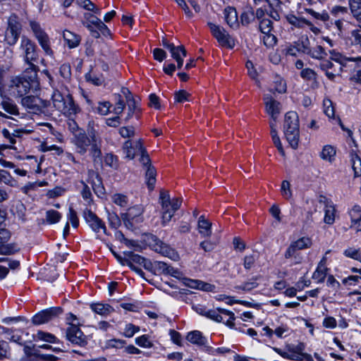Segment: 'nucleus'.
<instances>
[{"instance_id": "15", "label": "nucleus", "mask_w": 361, "mask_h": 361, "mask_svg": "<svg viewBox=\"0 0 361 361\" xmlns=\"http://www.w3.org/2000/svg\"><path fill=\"white\" fill-rule=\"evenodd\" d=\"M62 313V309L59 307H51L42 310L36 314L32 319V322L35 325H41L46 324Z\"/></svg>"}, {"instance_id": "23", "label": "nucleus", "mask_w": 361, "mask_h": 361, "mask_svg": "<svg viewBox=\"0 0 361 361\" xmlns=\"http://www.w3.org/2000/svg\"><path fill=\"white\" fill-rule=\"evenodd\" d=\"M87 181L92 185L94 192L97 195L104 194V188L102 186V179L97 172L89 170Z\"/></svg>"}, {"instance_id": "45", "label": "nucleus", "mask_w": 361, "mask_h": 361, "mask_svg": "<svg viewBox=\"0 0 361 361\" xmlns=\"http://www.w3.org/2000/svg\"><path fill=\"white\" fill-rule=\"evenodd\" d=\"M0 182L12 187L17 185L16 180L5 170L0 169Z\"/></svg>"}, {"instance_id": "34", "label": "nucleus", "mask_w": 361, "mask_h": 361, "mask_svg": "<svg viewBox=\"0 0 361 361\" xmlns=\"http://www.w3.org/2000/svg\"><path fill=\"white\" fill-rule=\"evenodd\" d=\"M157 171L154 166L149 165L145 171V182L149 190H153L156 183Z\"/></svg>"}, {"instance_id": "64", "label": "nucleus", "mask_w": 361, "mask_h": 361, "mask_svg": "<svg viewBox=\"0 0 361 361\" xmlns=\"http://www.w3.org/2000/svg\"><path fill=\"white\" fill-rule=\"evenodd\" d=\"M111 104L109 102H102L98 104L97 111L101 115H107L110 112Z\"/></svg>"}, {"instance_id": "3", "label": "nucleus", "mask_w": 361, "mask_h": 361, "mask_svg": "<svg viewBox=\"0 0 361 361\" xmlns=\"http://www.w3.org/2000/svg\"><path fill=\"white\" fill-rule=\"evenodd\" d=\"M283 133L293 149L298 147L300 140L299 118L296 112L288 111L285 115Z\"/></svg>"}, {"instance_id": "2", "label": "nucleus", "mask_w": 361, "mask_h": 361, "mask_svg": "<svg viewBox=\"0 0 361 361\" xmlns=\"http://www.w3.org/2000/svg\"><path fill=\"white\" fill-rule=\"evenodd\" d=\"M159 202L161 204V224L165 226L174 216L175 212L180 207L182 200L180 198L171 199L169 192L161 190Z\"/></svg>"}, {"instance_id": "22", "label": "nucleus", "mask_w": 361, "mask_h": 361, "mask_svg": "<svg viewBox=\"0 0 361 361\" xmlns=\"http://www.w3.org/2000/svg\"><path fill=\"white\" fill-rule=\"evenodd\" d=\"M224 19L227 25L232 29L236 30L239 27L238 13L235 8L227 6L224 11Z\"/></svg>"}, {"instance_id": "5", "label": "nucleus", "mask_w": 361, "mask_h": 361, "mask_svg": "<svg viewBox=\"0 0 361 361\" xmlns=\"http://www.w3.org/2000/svg\"><path fill=\"white\" fill-rule=\"evenodd\" d=\"M23 31L20 18L16 13H12L7 18L6 27L4 31V42L9 46H14L18 41Z\"/></svg>"}, {"instance_id": "50", "label": "nucleus", "mask_w": 361, "mask_h": 361, "mask_svg": "<svg viewBox=\"0 0 361 361\" xmlns=\"http://www.w3.org/2000/svg\"><path fill=\"white\" fill-rule=\"evenodd\" d=\"M274 91L279 93H283L286 91V84L284 80L279 76L276 75L274 80Z\"/></svg>"}, {"instance_id": "1", "label": "nucleus", "mask_w": 361, "mask_h": 361, "mask_svg": "<svg viewBox=\"0 0 361 361\" xmlns=\"http://www.w3.org/2000/svg\"><path fill=\"white\" fill-rule=\"evenodd\" d=\"M72 143L80 155L84 156L89 152L95 168L102 167V140L90 123L88 124L87 133L82 130H78L74 134Z\"/></svg>"}, {"instance_id": "60", "label": "nucleus", "mask_w": 361, "mask_h": 361, "mask_svg": "<svg viewBox=\"0 0 361 361\" xmlns=\"http://www.w3.org/2000/svg\"><path fill=\"white\" fill-rule=\"evenodd\" d=\"M281 191L282 195L287 200L292 197V191L290 190V184L288 180H283L281 183Z\"/></svg>"}, {"instance_id": "52", "label": "nucleus", "mask_w": 361, "mask_h": 361, "mask_svg": "<svg viewBox=\"0 0 361 361\" xmlns=\"http://www.w3.org/2000/svg\"><path fill=\"white\" fill-rule=\"evenodd\" d=\"M352 167L355 177L361 176V159L357 154H353L351 158Z\"/></svg>"}, {"instance_id": "29", "label": "nucleus", "mask_w": 361, "mask_h": 361, "mask_svg": "<svg viewBox=\"0 0 361 361\" xmlns=\"http://www.w3.org/2000/svg\"><path fill=\"white\" fill-rule=\"evenodd\" d=\"M197 230L202 237H209L212 235V223L204 216H200L197 222Z\"/></svg>"}, {"instance_id": "40", "label": "nucleus", "mask_w": 361, "mask_h": 361, "mask_svg": "<svg viewBox=\"0 0 361 361\" xmlns=\"http://www.w3.org/2000/svg\"><path fill=\"white\" fill-rule=\"evenodd\" d=\"M286 18L290 25L298 28H303L307 23L305 18H299L293 14L287 15Z\"/></svg>"}, {"instance_id": "12", "label": "nucleus", "mask_w": 361, "mask_h": 361, "mask_svg": "<svg viewBox=\"0 0 361 361\" xmlns=\"http://www.w3.org/2000/svg\"><path fill=\"white\" fill-rule=\"evenodd\" d=\"M143 208L140 205L132 207L126 213L121 214V219L125 226L133 230L135 226L143 221Z\"/></svg>"}, {"instance_id": "46", "label": "nucleus", "mask_w": 361, "mask_h": 361, "mask_svg": "<svg viewBox=\"0 0 361 361\" xmlns=\"http://www.w3.org/2000/svg\"><path fill=\"white\" fill-rule=\"evenodd\" d=\"M90 23L99 30L102 35H107L109 34V28L99 18L94 17Z\"/></svg>"}, {"instance_id": "27", "label": "nucleus", "mask_w": 361, "mask_h": 361, "mask_svg": "<svg viewBox=\"0 0 361 361\" xmlns=\"http://www.w3.org/2000/svg\"><path fill=\"white\" fill-rule=\"evenodd\" d=\"M1 334L5 335V338L21 344L23 343V331L20 329H7V328H1Z\"/></svg>"}, {"instance_id": "61", "label": "nucleus", "mask_w": 361, "mask_h": 361, "mask_svg": "<svg viewBox=\"0 0 361 361\" xmlns=\"http://www.w3.org/2000/svg\"><path fill=\"white\" fill-rule=\"evenodd\" d=\"M118 100L115 104L114 108L113 109V113L116 115L119 116L121 114L126 107V104L124 101L122 99L121 96L118 94L117 96Z\"/></svg>"}, {"instance_id": "33", "label": "nucleus", "mask_w": 361, "mask_h": 361, "mask_svg": "<svg viewBox=\"0 0 361 361\" xmlns=\"http://www.w3.org/2000/svg\"><path fill=\"white\" fill-rule=\"evenodd\" d=\"M91 310L102 316L106 317L114 312V308L109 304L93 303L90 305Z\"/></svg>"}, {"instance_id": "35", "label": "nucleus", "mask_w": 361, "mask_h": 361, "mask_svg": "<svg viewBox=\"0 0 361 361\" xmlns=\"http://www.w3.org/2000/svg\"><path fill=\"white\" fill-rule=\"evenodd\" d=\"M350 13L354 18L361 23V0H348Z\"/></svg>"}, {"instance_id": "39", "label": "nucleus", "mask_w": 361, "mask_h": 361, "mask_svg": "<svg viewBox=\"0 0 361 361\" xmlns=\"http://www.w3.org/2000/svg\"><path fill=\"white\" fill-rule=\"evenodd\" d=\"M255 20L254 9L247 7L240 16V21L243 25H248Z\"/></svg>"}, {"instance_id": "21", "label": "nucleus", "mask_w": 361, "mask_h": 361, "mask_svg": "<svg viewBox=\"0 0 361 361\" xmlns=\"http://www.w3.org/2000/svg\"><path fill=\"white\" fill-rule=\"evenodd\" d=\"M319 202L324 205V221L327 224H333L335 221L336 209L331 201L325 197H320Z\"/></svg>"}, {"instance_id": "11", "label": "nucleus", "mask_w": 361, "mask_h": 361, "mask_svg": "<svg viewBox=\"0 0 361 361\" xmlns=\"http://www.w3.org/2000/svg\"><path fill=\"white\" fill-rule=\"evenodd\" d=\"M51 100L54 106L60 112L68 114H76L78 111V107L74 104L73 99L68 96L64 98L58 90L54 91L51 96Z\"/></svg>"}, {"instance_id": "62", "label": "nucleus", "mask_w": 361, "mask_h": 361, "mask_svg": "<svg viewBox=\"0 0 361 361\" xmlns=\"http://www.w3.org/2000/svg\"><path fill=\"white\" fill-rule=\"evenodd\" d=\"M140 331V327L133 324H128L124 329L123 334L126 337L131 338Z\"/></svg>"}, {"instance_id": "20", "label": "nucleus", "mask_w": 361, "mask_h": 361, "mask_svg": "<svg viewBox=\"0 0 361 361\" xmlns=\"http://www.w3.org/2000/svg\"><path fill=\"white\" fill-rule=\"evenodd\" d=\"M124 255L123 265L131 266L139 264L143 266L145 269H149L151 265V263L145 258L131 251L124 252Z\"/></svg>"}, {"instance_id": "24", "label": "nucleus", "mask_w": 361, "mask_h": 361, "mask_svg": "<svg viewBox=\"0 0 361 361\" xmlns=\"http://www.w3.org/2000/svg\"><path fill=\"white\" fill-rule=\"evenodd\" d=\"M351 220L350 228L356 232L361 231V208L358 205H355L349 212Z\"/></svg>"}, {"instance_id": "6", "label": "nucleus", "mask_w": 361, "mask_h": 361, "mask_svg": "<svg viewBox=\"0 0 361 361\" xmlns=\"http://www.w3.org/2000/svg\"><path fill=\"white\" fill-rule=\"evenodd\" d=\"M305 345L303 343L298 345H288L286 350L273 347L272 349L283 358L294 361H314L310 354L304 352Z\"/></svg>"}, {"instance_id": "28", "label": "nucleus", "mask_w": 361, "mask_h": 361, "mask_svg": "<svg viewBox=\"0 0 361 361\" xmlns=\"http://www.w3.org/2000/svg\"><path fill=\"white\" fill-rule=\"evenodd\" d=\"M154 250L166 257H168L173 260H176L178 258L177 253L169 247L166 244L161 241H158L154 245Z\"/></svg>"}, {"instance_id": "49", "label": "nucleus", "mask_w": 361, "mask_h": 361, "mask_svg": "<svg viewBox=\"0 0 361 361\" xmlns=\"http://www.w3.org/2000/svg\"><path fill=\"white\" fill-rule=\"evenodd\" d=\"M305 12L311 15L314 18L326 22L329 19V16L326 11L322 13L316 12L312 8H305Z\"/></svg>"}, {"instance_id": "63", "label": "nucleus", "mask_w": 361, "mask_h": 361, "mask_svg": "<svg viewBox=\"0 0 361 361\" xmlns=\"http://www.w3.org/2000/svg\"><path fill=\"white\" fill-rule=\"evenodd\" d=\"M299 52H302L305 54H308L310 46L307 38L305 40H300L295 42Z\"/></svg>"}, {"instance_id": "8", "label": "nucleus", "mask_w": 361, "mask_h": 361, "mask_svg": "<svg viewBox=\"0 0 361 361\" xmlns=\"http://www.w3.org/2000/svg\"><path fill=\"white\" fill-rule=\"evenodd\" d=\"M35 78L29 77V80L24 77H13L8 85V91L11 96L18 98L25 95L31 87V82Z\"/></svg>"}, {"instance_id": "14", "label": "nucleus", "mask_w": 361, "mask_h": 361, "mask_svg": "<svg viewBox=\"0 0 361 361\" xmlns=\"http://www.w3.org/2000/svg\"><path fill=\"white\" fill-rule=\"evenodd\" d=\"M259 23V30L264 35L263 43L267 47H273L276 44V37L271 33L273 30V23L269 18L260 20Z\"/></svg>"}, {"instance_id": "57", "label": "nucleus", "mask_w": 361, "mask_h": 361, "mask_svg": "<svg viewBox=\"0 0 361 361\" xmlns=\"http://www.w3.org/2000/svg\"><path fill=\"white\" fill-rule=\"evenodd\" d=\"M349 61H353V62H357V63L361 62V56H357V57L344 56V57H343V59H341V61L338 63L341 66L338 70H336L337 75H339L343 71V67H345L347 66L348 62H349Z\"/></svg>"}, {"instance_id": "55", "label": "nucleus", "mask_w": 361, "mask_h": 361, "mask_svg": "<svg viewBox=\"0 0 361 361\" xmlns=\"http://www.w3.org/2000/svg\"><path fill=\"white\" fill-rule=\"evenodd\" d=\"M35 338L37 339L44 341L49 343L56 342V338L54 336V335L49 333H45L43 331H38L35 335Z\"/></svg>"}, {"instance_id": "18", "label": "nucleus", "mask_w": 361, "mask_h": 361, "mask_svg": "<svg viewBox=\"0 0 361 361\" xmlns=\"http://www.w3.org/2000/svg\"><path fill=\"white\" fill-rule=\"evenodd\" d=\"M263 99L266 112L271 116L273 121H276L281 113V106L280 102L275 100L269 94H265Z\"/></svg>"}, {"instance_id": "7", "label": "nucleus", "mask_w": 361, "mask_h": 361, "mask_svg": "<svg viewBox=\"0 0 361 361\" xmlns=\"http://www.w3.org/2000/svg\"><path fill=\"white\" fill-rule=\"evenodd\" d=\"M311 245L312 240L307 237H302L293 241L284 252V257L286 259H292L293 264H300L303 260V257L300 251L310 247Z\"/></svg>"}, {"instance_id": "38", "label": "nucleus", "mask_w": 361, "mask_h": 361, "mask_svg": "<svg viewBox=\"0 0 361 361\" xmlns=\"http://www.w3.org/2000/svg\"><path fill=\"white\" fill-rule=\"evenodd\" d=\"M336 154V151L334 147L326 145L324 146L321 153L320 157L324 161L332 162Z\"/></svg>"}, {"instance_id": "37", "label": "nucleus", "mask_w": 361, "mask_h": 361, "mask_svg": "<svg viewBox=\"0 0 361 361\" xmlns=\"http://www.w3.org/2000/svg\"><path fill=\"white\" fill-rule=\"evenodd\" d=\"M300 76L307 80L312 82V87L316 89L319 87V82L317 80V73L311 68H304L300 73Z\"/></svg>"}, {"instance_id": "17", "label": "nucleus", "mask_w": 361, "mask_h": 361, "mask_svg": "<svg viewBox=\"0 0 361 361\" xmlns=\"http://www.w3.org/2000/svg\"><path fill=\"white\" fill-rule=\"evenodd\" d=\"M84 218L94 232L99 233L102 231L104 234H107L104 223L92 212L87 209L85 210L84 212Z\"/></svg>"}, {"instance_id": "13", "label": "nucleus", "mask_w": 361, "mask_h": 361, "mask_svg": "<svg viewBox=\"0 0 361 361\" xmlns=\"http://www.w3.org/2000/svg\"><path fill=\"white\" fill-rule=\"evenodd\" d=\"M207 25L213 37L221 46L228 48L234 47V40L223 27L211 22H209Z\"/></svg>"}, {"instance_id": "10", "label": "nucleus", "mask_w": 361, "mask_h": 361, "mask_svg": "<svg viewBox=\"0 0 361 361\" xmlns=\"http://www.w3.org/2000/svg\"><path fill=\"white\" fill-rule=\"evenodd\" d=\"M201 314L216 322H224L231 329L235 328V314L233 312L224 308L218 307L216 310H211L205 312H200Z\"/></svg>"}, {"instance_id": "4", "label": "nucleus", "mask_w": 361, "mask_h": 361, "mask_svg": "<svg viewBox=\"0 0 361 361\" xmlns=\"http://www.w3.org/2000/svg\"><path fill=\"white\" fill-rule=\"evenodd\" d=\"M20 49L22 51L24 61L29 66L25 72L30 70L32 72V78H36L38 67L34 64V62L37 60L38 54L37 52L35 43L27 37L23 36L20 40Z\"/></svg>"}, {"instance_id": "32", "label": "nucleus", "mask_w": 361, "mask_h": 361, "mask_svg": "<svg viewBox=\"0 0 361 361\" xmlns=\"http://www.w3.org/2000/svg\"><path fill=\"white\" fill-rule=\"evenodd\" d=\"M307 55L314 59L321 61L326 58L327 52L322 45L316 44L315 46L310 47Z\"/></svg>"}, {"instance_id": "26", "label": "nucleus", "mask_w": 361, "mask_h": 361, "mask_svg": "<svg viewBox=\"0 0 361 361\" xmlns=\"http://www.w3.org/2000/svg\"><path fill=\"white\" fill-rule=\"evenodd\" d=\"M319 68L325 73L326 76L330 80H334L337 75V71L334 68V65L331 59L326 60V59L321 61Z\"/></svg>"}, {"instance_id": "41", "label": "nucleus", "mask_w": 361, "mask_h": 361, "mask_svg": "<svg viewBox=\"0 0 361 361\" xmlns=\"http://www.w3.org/2000/svg\"><path fill=\"white\" fill-rule=\"evenodd\" d=\"M188 286L191 288H196L205 291H210L212 288V286L210 283L194 279L189 280Z\"/></svg>"}, {"instance_id": "36", "label": "nucleus", "mask_w": 361, "mask_h": 361, "mask_svg": "<svg viewBox=\"0 0 361 361\" xmlns=\"http://www.w3.org/2000/svg\"><path fill=\"white\" fill-rule=\"evenodd\" d=\"M1 105L3 109L8 114L18 116L19 111L18 106L9 98H4Z\"/></svg>"}, {"instance_id": "31", "label": "nucleus", "mask_w": 361, "mask_h": 361, "mask_svg": "<svg viewBox=\"0 0 361 361\" xmlns=\"http://www.w3.org/2000/svg\"><path fill=\"white\" fill-rule=\"evenodd\" d=\"M63 37L67 46L70 49L75 48L80 44V37L69 30H65L63 32Z\"/></svg>"}, {"instance_id": "54", "label": "nucleus", "mask_w": 361, "mask_h": 361, "mask_svg": "<svg viewBox=\"0 0 361 361\" xmlns=\"http://www.w3.org/2000/svg\"><path fill=\"white\" fill-rule=\"evenodd\" d=\"M246 68L247 69L248 75L250 77L255 80V82L258 86H260V82L257 78L258 73L254 67L253 63L250 61H247L246 63Z\"/></svg>"}, {"instance_id": "25", "label": "nucleus", "mask_w": 361, "mask_h": 361, "mask_svg": "<svg viewBox=\"0 0 361 361\" xmlns=\"http://www.w3.org/2000/svg\"><path fill=\"white\" fill-rule=\"evenodd\" d=\"M326 257L324 256L319 262L317 267L312 274V279L317 283H322L326 276L328 268L326 267Z\"/></svg>"}, {"instance_id": "42", "label": "nucleus", "mask_w": 361, "mask_h": 361, "mask_svg": "<svg viewBox=\"0 0 361 361\" xmlns=\"http://www.w3.org/2000/svg\"><path fill=\"white\" fill-rule=\"evenodd\" d=\"M169 51L172 58L176 61L183 59V57H185L187 54V51L183 46L176 47L174 45L173 48L169 50Z\"/></svg>"}, {"instance_id": "47", "label": "nucleus", "mask_w": 361, "mask_h": 361, "mask_svg": "<svg viewBox=\"0 0 361 361\" xmlns=\"http://www.w3.org/2000/svg\"><path fill=\"white\" fill-rule=\"evenodd\" d=\"M123 152L126 154V157L129 159H134L137 152L133 147V143L130 140H127L124 142L123 146Z\"/></svg>"}, {"instance_id": "59", "label": "nucleus", "mask_w": 361, "mask_h": 361, "mask_svg": "<svg viewBox=\"0 0 361 361\" xmlns=\"http://www.w3.org/2000/svg\"><path fill=\"white\" fill-rule=\"evenodd\" d=\"M112 201L118 206L124 207L128 204V198L122 194H114L112 197Z\"/></svg>"}, {"instance_id": "58", "label": "nucleus", "mask_w": 361, "mask_h": 361, "mask_svg": "<svg viewBox=\"0 0 361 361\" xmlns=\"http://www.w3.org/2000/svg\"><path fill=\"white\" fill-rule=\"evenodd\" d=\"M108 219L110 226L114 228H118L121 224V217L120 218L116 213H109Z\"/></svg>"}, {"instance_id": "44", "label": "nucleus", "mask_w": 361, "mask_h": 361, "mask_svg": "<svg viewBox=\"0 0 361 361\" xmlns=\"http://www.w3.org/2000/svg\"><path fill=\"white\" fill-rule=\"evenodd\" d=\"M127 105L128 112L127 116L125 118L126 122H128L134 115L137 116V113L140 111L135 100H130L128 102H127Z\"/></svg>"}, {"instance_id": "16", "label": "nucleus", "mask_w": 361, "mask_h": 361, "mask_svg": "<svg viewBox=\"0 0 361 361\" xmlns=\"http://www.w3.org/2000/svg\"><path fill=\"white\" fill-rule=\"evenodd\" d=\"M21 105L28 111L34 114L41 112L47 106V102L35 96H26L22 98Z\"/></svg>"}, {"instance_id": "51", "label": "nucleus", "mask_w": 361, "mask_h": 361, "mask_svg": "<svg viewBox=\"0 0 361 361\" xmlns=\"http://www.w3.org/2000/svg\"><path fill=\"white\" fill-rule=\"evenodd\" d=\"M350 35V39L352 44L359 45L361 52V27L360 29L351 30Z\"/></svg>"}, {"instance_id": "48", "label": "nucleus", "mask_w": 361, "mask_h": 361, "mask_svg": "<svg viewBox=\"0 0 361 361\" xmlns=\"http://www.w3.org/2000/svg\"><path fill=\"white\" fill-rule=\"evenodd\" d=\"M324 113L329 118H334L335 116V109L332 102L329 99L323 101Z\"/></svg>"}, {"instance_id": "19", "label": "nucleus", "mask_w": 361, "mask_h": 361, "mask_svg": "<svg viewBox=\"0 0 361 361\" xmlns=\"http://www.w3.org/2000/svg\"><path fill=\"white\" fill-rule=\"evenodd\" d=\"M66 338L73 343L84 345L86 343L85 336L80 328L71 324L66 330Z\"/></svg>"}, {"instance_id": "53", "label": "nucleus", "mask_w": 361, "mask_h": 361, "mask_svg": "<svg viewBox=\"0 0 361 361\" xmlns=\"http://www.w3.org/2000/svg\"><path fill=\"white\" fill-rule=\"evenodd\" d=\"M135 343L139 346L145 348H150L153 346V343L149 340L147 335H142L135 338Z\"/></svg>"}, {"instance_id": "30", "label": "nucleus", "mask_w": 361, "mask_h": 361, "mask_svg": "<svg viewBox=\"0 0 361 361\" xmlns=\"http://www.w3.org/2000/svg\"><path fill=\"white\" fill-rule=\"evenodd\" d=\"M186 339L192 344L197 345H205L207 343V338L202 336L199 331H192L188 334Z\"/></svg>"}, {"instance_id": "9", "label": "nucleus", "mask_w": 361, "mask_h": 361, "mask_svg": "<svg viewBox=\"0 0 361 361\" xmlns=\"http://www.w3.org/2000/svg\"><path fill=\"white\" fill-rule=\"evenodd\" d=\"M29 26L44 53L48 56H52L54 51L50 47L49 37L39 23L34 19H30L29 20Z\"/></svg>"}, {"instance_id": "43", "label": "nucleus", "mask_w": 361, "mask_h": 361, "mask_svg": "<svg viewBox=\"0 0 361 361\" xmlns=\"http://www.w3.org/2000/svg\"><path fill=\"white\" fill-rule=\"evenodd\" d=\"M61 218V214L54 209H49L46 212V221L49 224L58 223Z\"/></svg>"}, {"instance_id": "56", "label": "nucleus", "mask_w": 361, "mask_h": 361, "mask_svg": "<svg viewBox=\"0 0 361 361\" xmlns=\"http://www.w3.org/2000/svg\"><path fill=\"white\" fill-rule=\"evenodd\" d=\"M67 218L68 220L70 221V222L71 223L72 226L73 228H78L79 225V219L78 218L76 212L73 209V208L71 206L69 207Z\"/></svg>"}]
</instances>
